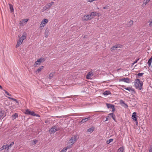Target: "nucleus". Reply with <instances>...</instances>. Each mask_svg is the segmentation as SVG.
Wrapping results in <instances>:
<instances>
[{
  "mask_svg": "<svg viewBox=\"0 0 152 152\" xmlns=\"http://www.w3.org/2000/svg\"><path fill=\"white\" fill-rule=\"evenodd\" d=\"M49 31V30L48 29H47L45 30V37L46 38L48 36V33Z\"/></svg>",
  "mask_w": 152,
  "mask_h": 152,
  "instance_id": "obj_24",
  "label": "nucleus"
},
{
  "mask_svg": "<svg viewBox=\"0 0 152 152\" xmlns=\"http://www.w3.org/2000/svg\"><path fill=\"white\" fill-rule=\"evenodd\" d=\"M107 7H107H107H106V6H105V7H103V9H107Z\"/></svg>",
  "mask_w": 152,
  "mask_h": 152,
  "instance_id": "obj_54",
  "label": "nucleus"
},
{
  "mask_svg": "<svg viewBox=\"0 0 152 152\" xmlns=\"http://www.w3.org/2000/svg\"><path fill=\"white\" fill-rule=\"evenodd\" d=\"M45 26V25L44 24V23H43V22H42V23L40 26V28H41L42 27H44Z\"/></svg>",
  "mask_w": 152,
  "mask_h": 152,
  "instance_id": "obj_40",
  "label": "nucleus"
},
{
  "mask_svg": "<svg viewBox=\"0 0 152 152\" xmlns=\"http://www.w3.org/2000/svg\"><path fill=\"white\" fill-rule=\"evenodd\" d=\"M8 98H9V99H11V100H14V98H12V97H8Z\"/></svg>",
  "mask_w": 152,
  "mask_h": 152,
  "instance_id": "obj_49",
  "label": "nucleus"
},
{
  "mask_svg": "<svg viewBox=\"0 0 152 152\" xmlns=\"http://www.w3.org/2000/svg\"><path fill=\"white\" fill-rule=\"evenodd\" d=\"M152 62V56L150 58V59H149V60L148 61V64L149 67L150 66Z\"/></svg>",
  "mask_w": 152,
  "mask_h": 152,
  "instance_id": "obj_23",
  "label": "nucleus"
},
{
  "mask_svg": "<svg viewBox=\"0 0 152 152\" xmlns=\"http://www.w3.org/2000/svg\"><path fill=\"white\" fill-rule=\"evenodd\" d=\"M89 118L88 117V118H85L83 119L80 122V123H81V124H82L84 123V122H86L88 120Z\"/></svg>",
  "mask_w": 152,
  "mask_h": 152,
  "instance_id": "obj_12",
  "label": "nucleus"
},
{
  "mask_svg": "<svg viewBox=\"0 0 152 152\" xmlns=\"http://www.w3.org/2000/svg\"><path fill=\"white\" fill-rule=\"evenodd\" d=\"M30 113H31V111H30L29 110L27 109L26 110L25 114H26L30 115Z\"/></svg>",
  "mask_w": 152,
  "mask_h": 152,
  "instance_id": "obj_29",
  "label": "nucleus"
},
{
  "mask_svg": "<svg viewBox=\"0 0 152 152\" xmlns=\"http://www.w3.org/2000/svg\"><path fill=\"white\" fill-rule=\"evenodd\" d=\"M67 97H68V98H70V96H66V97H64L63 98H67Z\"/></svg>",
  "mask_w": 152,
  "mask_h": 152,
  "instance_id": "obj_59",
  "label": "nucleus"
},
{
  "mask_svg": "<svg viewBox=\"0 0 152 152\" xmlns=\"http://www.w3.org/2000/svg\"><path fill=\"white\" fill-rule=\"evenodd\" d=\"M109 116H107V117H106V119L105 121H107L108 120V118H109Z\"/></svg>",
  "mask_w": 152,
  "mask_h": 152,
  "instance_id": "obj_50",
  "label": "nucleus"
},
{
  "mask_svg": "<svg viewBox=\"0 0 152 152\" xmlns=\"http://www.w3.org/2000/svg\"><path fill=\"white\" fill-rule=\"evenodd\" d=\"M98 13H97L96 12H91L90 15H91V16H97L98 15Z\"/></svg>",
  "mask_w": 152,
  "mask_h": 152,
  "instance_id": "obj_21",
  "label": "nucleus"
},
{
  "mask_svg": "<svg viewBox=\"0 0 152 152\" xmlns=\"http://www.w3.org/2000/svg\"><path fill=\"white\" fill-rule=\"evenodd\" d=\"M152 152V149H150L149 150V152Z\"/></svg>",
  "mask_w": 152,
  "mask_h": 152,
  "instance_id": "obj_57",
  "label": "nucleus"
},
{
  "mask_svg": "<svg viewBox=\"0 0 152 152\" xmlns=\"http://www.w3.org/2000/svg\"><path fill=\"white\" fill-rule=\"evenodd\" d=\"M120 81H124L125 82L129 83H130V79L128 78H125L120 79Z\"/></svg>",
  "mask_w": 152,
  "mask_h": 152,
  "instance_id": "obj_6",
  "label": "nucleus"
},
{
  "mask_svg": "<svg viewBox=\"0 0 152 152\" xmlns=\"http://www.w3.org/2000/svg\"><path fill=\"white\" fill-rule=\"evenodd\" d=\"M133 23V21L132 20H130L129 22L127 23V25L128 26H131Z\"/></svg>",
  "mask_w": 152,
  "mask_h": 152,
  "instance_id": "obj_25",
  "label": "nucleus"
},
{
  "mask_svg": "<svg viewBox=\"0 0 152 152\" xmlns=\"http://www.w3.org/2000/svg\"><path fill=\"white\" fill-rule=\"evenodd\" d=\"M14 144V142H12L10 145H8L9 148L10 147V146H12Z\"/></svg>",
  "mask_w": 152,
  "mask_h": 152,
  "instance_id": "obj_38",
  "label": "nucleus"
},
{
  "mask_svg": "<svg viewBox=\"0 0 152 152\" xmlns=\"http://www.w3.org/2000/svg\"><path fill=\"white\" fill-rule=\"evenodd\" d=\"M111 94L109 91H105L103 93V94L104 95H108Z\"/></svg>",
  "mask_w": 152,
  "mask_h": 152,
  "instance_id": "obj_26",
  "label": "nucleus"
},
{
  "mask_svg": "<svg viewBox=\"0 0 152 152\" xmlns=\"http://www.w3.org/2000/svg\"><path fill=\"white\" fill-rule=\"evenodd\" d=\"M39 64V63H38V62H37V61H36L35 63V64H34V65H39V64Z\"/></svg>",
  "mask_w": 152,
  "mask_h": 152,
  "instance_id": "obj_46",
  "label": "nucleus"
},
{
  "mask_svg": "<svg viewBox=\"0 0 152 152\" xmlns=\"http://www.w3.org/2000/svg\"><path fill=\"white\" fill-rule=\"evenodd\" d=\"M112 111L114 112L115 111V109L114 107V106H113V107H112Z\"/></svg>",
  "mask_w": 152,
  "mask_h": 152,
  "instance_id": "obj_44",
  "label": "nucleus"
},
{
  "mask_svg": "<svg viewBox=\"0 0 152 152\" xmlns=\"http://www.w3.org/2000/svg\"><path fill=\"white\" fill-rule=\"evenodd\" d=\"M48 20L47 19H45L43 20L42 21V22H43V23H44V24L45 25L48 22Z\"/></svg>",
  "mask_w": 152,
  "mask_h": 152,
  "instance_id": "obj_30",
  "label": "nucleus"
},
{
  "mask_svg": "<svg viewBox=\"0 0 152 152\" xmlns=\"http://www.w3.org/2000/svg\"><path fill=\"white\" fill-rule=\"evenodd\" d=\"M45 60L44 58L41 57L37 60V62H38L39 64H40L41 63L44 61Z\"/></svg>",
  "mask_w": 152,
  "mask_h": 152,
  "instance_id": "obj_10",
  "label": "nucleus"
},
{
  "mask_svg": "<svg viewBox=\"0 0 152 152\" xmlns=\"http://www.w3.org/2000/svg\"><path fill=\"white\" fill-rule=\"evenodd\" d=\"M142 85L143 83L140 79H137L135 80L134 86L136 88L141 90L142 88Z\"/></svg>",
  "mask_w": 152,
  "mask_h": 152,
  "instance_id": "obj_1",
  "label": "nucleus"
},
{
  "mask_svg": "<svg viewBox=\"0 0 152 152\" xmlns=\"http://www.w3.org/2000/svg\"><path fill=\"white\" fill-rule=\"evenodd\" d=\"M120 103L121 104H124L125 105V107L127 108L128 107V105L127 104H125L124 102L122 100H121L120 101Z\"/></svg>",
  "mask_w": 152,
  "mask_h": 152,
  "instance_id": "obj_22",
  "label": "nucleus"
},
{
  "mask_svg": "<svg viewBox=\"0 0 152 152\" xmlns=\"http://www.w3.org/2000/svg\"><path fill=\"white\" fill-rule=\"evenodd\" d=\"M4 91L5 92V94H7V95L9 96H11V94H10L8 92H7V91H6V90H4Z\"/></svg>",
  "mask_w": 152,
  "mask_h": 152,
  "instance_id": "obj_37",
  "label": "nucleus"
},
{
  "mask_svg": "<svg viewBox=\"0 0 152 152\" xmlns=\"http://www.w3.org/2000/svg\"><path fill=\"white\" fill-rule=\"evenodd\" d=\"M54 4V2H51L50 3L47 5L50 8L51 6H52Z\"/></svg>",
  "mask_w": 152,
  "mask_h": 152,
  "instance_id": "obj_31",
  "label": "nucleus"
},
{
  "mask_svg": "<svg viewBox=\"0 0 152 152\" xmlns=\"http://www.w3.org/2000/svg\"><path fill=\"white\" fill-rule=\"evenodd\" d=\"M34 114H35V113L34 111H31V113L30 114V115H31L34 116Z\"/></svg>",
  "mask_w": 152,
  "mask_h": 152,
  "instance_id": "obj_42",
  "label": "nucleus"
},
{
  "mask_svg": "<svg viewBox=\"0 0 152 152\" xmlns=\"http://www.w3.org/2000/svg\"><path fill=\"white\" fill-rule=\"evenodd\" d=\"M57 117L58 118H60L61 117H64L63 116H57Z\"/></svg>",
  "mask_w": 152,
  "mask_h": 152,
  "instance_id": "obj_53",
  "label": "nucleus"
},
{
  "mask_svg": "<svg viewBox=\"0 0 152 152\" xmlns=\"http://www.w3.org/2000/svg\"><path fill=\"white\" fill-rule=\"evenodd\" d=\"M125 89L126 90H128L129 91H130V90H132V91H134L133 89L131 88L130 87H127L126 88H125Z\"/></svg>",
  "mask_w": 152,
  "mask_h": 152,
  "instance_id": "obj_34",
  "label": "nucleus"
},
{
  "mask_svg": "<svg viewBox=\"0 0 152 152\" xmlns=\"http://www.w3.org/2000/svg\"><path fill=\"white\" fill-rule=\"evenodd\" d=\"M124 149V147L122 146L118 150V152H123Z\"/></svg>",
  "mask_w": 152,
  "mask_h": 152,
  "instance_id": "obj_20",
  "label": "nucleus"
},
{
  "mask_svg": "<svg viewBox=\"0 0 152 152\" xmlns=\"http://www.w3.org/2000/svg\"><path fill=\"white\" fill-rule=\"evenodd\" d=\"M123 87V88H124L125 89V88H126V87H125V86Z\"/></svg>",
  "mask_w": 152,
  "mask_h": 152,
  "instance_id": "obj_60",
  "label": "nucleus"
},
{
  "mask_svg": "<svg viewBox=\"0 0 152 152\" xmlns=\"http://www.w3.org/2000/svg\"><path fill=\"white\" fill-rule=\"evenodd\" d=\"M26 33H25L20 38L19 40L18 41L17 44L16 45V48H18L22 43L23 40L26 38Z\"/></svg>",
  "mask_w": 152,
  "mask_h": 152,
  "instance_id": "obj_2",
  "label": "nucleus"
},
{
  "mask_svg": "<svg viewBox=\"0 0 152 152\" xmlns=\"http://www.w3.org/2000/svg\"><path fill=\"white\" fill-rule=\"evenodd\" d=\"M37 141L38 140L36 139L32 141V142L34 143V144H36L37 142Z\"/></svg>",
  "mask_w": 152,
  "mask_h": 152,
  "instance_id": "obj_39",
  "label": "nucleus"
},
{
  "mask_svg": "<svg viewBox=\"0 0 152 152\" xmlns=\"http://www.w3.org/2000/svg\"><path fill=\"white\" fill-rule=\"evenodd\" d=\"M134 64V63H132V65H131V67H132Z\"/></svg>",
  "mask_w": 152,
  "mask_h": 152,
  "instance_id": "obj_58",
  "label": "nucleus"
},
{
  "mask_svg": "<svg viewBox=\"0 0 152 152\" xmlns=\"http://www.w3.org/2000/svg\"><path fill=\"white\" fill-rule=\"evenodd\" d=\"M150 1V0H144V2L145 3V4H146Z\"/></svg>",
  "mask_w": 152,
  "mask_h": 152,
  "instance_id": "obj_41",
  "label": "nucleus"
},
{
  "mask_svg": "<svg viewBox=\"0 0 152 152\" xmlns=\"http://www.w3.org/2000/svg\"><path fill=\"white\" fill-rule=\"evenodd\" d=\"M91 19V15H86L84 16L82 18V19L83 20L86 21L88 20H90Z\"/></svg>",
  "mask_w": 152,
  "mask_h": 152,
  "instance_id": "obj_5",
  "label": "nucleus"
},
{
  "mask_svg": "<svg viewBox=\"0 0 152 152\" xmlns=\"http://www.w3.org/2000/svg\"><path fill=\"white\" fill-rule=\"evenodd\" d=\"M149 26L150 27H152V19L151 20L149 24Z\"/></svg>",
  "mask_w": 152,
  "mask_h": 152,
  "instance_id": "obj_43",
  "label": "nucleus"
},
{
  "mask_svg": "<svg viewBox=\"0 0 152 152\" xmlns=\"http://www.w3.org/2000/svg\"><path fill=\"white\" fill-rule=\"evenodd\" d=\"M28 19H24L23 20L20 21V25L22 26L24 25L25 24H26L28 21Z\"/></svg>",
  "mask_w": 152,
  "mask_h": 152,
  "instance_id": "obj_8",
  "label": "nucleus"
},
{
  "mask_svg": "<svg viewBox=\"0 0 152 152\" xmlns=\"http://www.w3.org/2000/svg\"><path fill=\"white\" fill-rule=\"evenodd\" d=\"M136 112H134L133 113L132 115V119L135 121H137V118L136 117Z\"/></svg>",
  "mask_w": 152,
  "mask_h": 152,
  "instance_id": "obj_9",
  "label": "nucleus"
},
{
  "mask_svg": "<svg viewBox=\"0 0 152 152\" xmlns=\"http://www.w3.org/2000/svg\"><path fill=\"white\" fill-rule=\"evenodd\" d=\"M9 8L10 10V12H13L14 11V10L13 8V6L10 4H9Z\"/></svg>",
  "mask_w": 152,
  "mask_h": 152,
  "instance_id": "obj_14",
  "label": "nucleus"
},
{
  "mask_svg": "<svg viewBox=\"0 0 152 152\" xmlns=\"http://www.w3.org/2000/svg\"><path fill=\"white\" fill-rule=\"evenodd\" d=\"M121 45H119V44L115 45L113 46L111 48V50H115V49H116V48H121Z\"/></svg>",
  "mask_w": 152,
  "mask_h": 152,
  "instance_id": "obj_7",
  "label": "nucleus"
},
{
  "mask_svg": "<svg viewBox=\"0 0 152 152\" xmlns=\"http://www.w3.org/2000/svg\"><path fill=\"white\" fill-rule=\"evenodd\" d=\"M113 113H110V114H108V115H110L111 116L113 115Z\"/></svg>",
  "mask_w": 152,
  "mask_h": 152,
  "instance_id": "obj_51",
  "label": "nucleus"
},
{
  "mask_svg": "<svg viewBox=\"0 0 152 152\" xmlns=\"http://www.w3.org/2000/svg\"><path fill=\"white\" fill-rule=\"evenodd\" d=\"M144 74V73H139L137 74V75L138 76H142Z\"/></svg>",
  "mask_w": 152,
  "mask_h": 152,
  "instance_id": "obj_36",
  "label": "nucleus"
},
{
  "mask_svg": "<svg viewBox=\"0 0 152 152\" xmlns=\"http://www.w3.org/2000/svg\"><path fill=\"white\" fill-rule=\"evenodd\" d=\"M111 117L113 118V119L114 120V121H116V119H115V115L113 114L112 116Z\"/></svg>",
  "mask_w": 152,
  "mask_h": 152,
  "instance_id": "obj_35",
  "label": "nucleus"
},
{
  "mask_svg": "<svg viewBox=\"0 0 152 152\" xmlns=\"http://www.w3.org/2000/svg\"><path fill=\"white\" fill-rule=\"evenodd\" d=\"M50 7L46 4L44 7L42 9V12H44L47 10L49 9Z\"/></svg>",
  "mask_w": 152,
  "mask_h": 152,
  "instance_id": "obj_15",
  "label": "nucleus"
},
{
  "mask_svg": "<svg viewBox=\"0 0 152 152\" xmlns=\"http://www.w3.org/2000/svg\"><path fill=\"white\" fill-rule=\"evenodd\" d=\"M9 149V146L8 145H4L1 148H0V151H1L4 149Z\"/></svg>",
  "mask_w": 152,
  "mask_h": 152,
  "instance_id": "obj_11",
  "label": "nucleus"
},
{
  "mask_svg": "<svg viewBox=\"0 0 152 152\" xmlns=\"http://www.w3.org/2000/svg\"><path fill=\"white\" fill-rule=\"evenodd\" d=\"M60 130V129L59 128H57L56 126H54L52 127L50 129V133H54Z\"/></svg>",
  "mask_w": 152,
  "mask_h": 152,
  "instance_id": "obj_4",
  "label": "nucleus"
},
{
  "mask_svg": "<svg viewBox=\"0 0 152 152\" xmlns=\"http://www.w3.org/2000/svg\"><path fill=\"white\" fill-rule=\"evenodd\" d=\"M139 58H137V59L134 62V63L135 64L137 62L139 61Z\"/></svg>",
  "mask_w": 152,
  "mask_h": 152,
  "instance_id": "obj_45",
  "label": "nucleus"
},
{
  "mask_svg": "<svg viewBox=\"0 0 152 152\" xmlns=\"http://www.w3.org/2000/svg\"><path fill=\"white\" fill-rule=\"evenodd\" d=\"M135 121V123H136V124L137 125H138V122H137V121Z\"/></svg>",
  "mask_w": 152,
  "mask_h": 152,
  "instance_id": "obj_55",
  "label": "nucleus"
},
{
  "mask_svg": "<svg viewBox=\"0 0 152 152\" xmlns=\"http://www.w3.org/2000/svg\"><path fill=\"white\" fill-rule=\"evenodd\" d=\"M43 68L44 66H41L37 70V72L38 73L40 72Z\"/></svg>",
  "mask_w": 152,
  "mask_h": 152,
  "instance_id": "obj_27",
  "label": "nucleus"
},
{
  "mask_svg": "<svg viewBox=\"0 0 152 152\" xmlns=\"http://www.w3.org/2000/svg\"><path fill=\"white\" fill-rule=\"evenodd\" d=\"M34 116H38V117L40 116L38 114H35H35H34Z\"/></svg>",
  "mask_w": 152,
  "mask_h": 152,
  "instance_id": "obj_48",
  "label": "nucleus"
},
{
  "mask_svg": "<svg viewBox=\"0 0 152 152\" xmlns=\"http://www.w3.org/2000/svg\"><path fill=\"white\" fill-rule=\"evenodd\" d=\"M93 75V74L92 73V72H89L88 73L86 76V77L88 79H89L90 78V77Z\"/></svg>",
  "mask_w": 152,
  "mask_h": 152,
  "instance_id": "obj_13",
  "label": "nucleus"
},
{
  "mask_svg": "<svg viewBox=\"0 0 152 152\" xmlns=\"http://www.w3.org/2000/svg\"><path fill=\"white\" fill-rule=\"evenodd\" d=\"M55 75V72H53L49 74L48 78L49 79H51Z\"/></svg>",
  "mask_w": 152,
  "mask_h": 152,
  "instance_id": "obj_16",
  "label": "nucleus"
},
{
  "mask_svg": "<svg viewBox=\"0 0 152 152\" xmlns=\"http://www.w3.org/2000/svg\"><path fill=\"white\" fill-rule=\"evenodd\" d=\"M69 143L70 144H69V145H67L66 147L65 148V151H66L68 149L71 148L72 147L73 144H72V143Z\"/></svg>",
  "mask_w": 152,
  "mask_h": 152,
  "instance_id": "obj_18",
  "label": "nucleus"
},
{
  "mask_svg": "<svg viewBox=\"0 0 152 152\" xmlns=\"http://www.w3.org/2000/svg\"><path fill=\"white\" fill-rule=\"evenodd\" d=\"M77 136V135H75L72 136L69 140V143H72V144H73L76 141Z\"/></svg>",
  "mask_w": 152,
  "mask_h": 152,
  "instance_id": "obj_3",
  "label": "nucleus"
},
{
  "mask_svg": "<svg viewBox=\"0 0 152 152\" xmlns=\"http://www.w3.org/2000/svg\"><path fill=\"white\" fill-rule=\"evenodd\" d=\"M18 114L17 113H15L14 114L12 115V117L14 118V119L18 118Z\"/></svg>",
  "mask_w": 152,
  "mask_h": 152,
  "instance_id": "obj_28",
  "label": "nucleus"
},
{
  "mask_svg": "<svg viewBox=\"0 0 152 152\" xmlns=\"http://www.w3.org/2000/svg\"><path fill=\"white\" fill-rule=\"evenodd\" d=\"M0 88L1 89H3V88H2V87L0 85Z\"/></svg>",
  "mask_w": 152,
  "mask_h": 152,
  "instance_id": "obj_56",
  "label": "nucleus"
},
{
  "mask_svg": "<svg viewBox=\"0 0 152 152\" xmlns=\"http://www.w3.org/2000/svg\"><path fill=\"white\" fill-rule=\"evenodd\" d=\"M4 113L1 111L0 110V119L1 118L3 115Z\"/></svg>",
  "mask_w": 152,
  "mask_h": 152,
  "instance_id": "obj_33",
  "label": "nucleus"
},
{
  "mask_svg": "<svg viewBox=\"0 0 152 152\" xmlns=\"http://www.w3.org/2000/svg\"><path fill=\"white\" fill-rule=\"evenodd\" d=\"M94 128L93 127H92L89 129H88L87 130V132H89L92 133L94 131Z\"/></svg>",
  "mask_w": 152,
  "mask_h": 152,
  "instance_id": "obj_19",
  "label": "nucleus"
},
{
  "mask_svg": "<svg viewBox=\"0 0 152 152\" xmlns=\"http://www.w3.org/2000/svg\"><path fill=\"white\" fill-rule=\"evenodd\" d=\"M113 139H109V140H108L107 141V144H109L110 143V142H112L113 141Z\"/></svg>",
  "mask_w": 152,
  "mask_h": 152,
  "instance_id": "obj_32",
  "label": "nucleus"
},
{
  "mask_svg": "<svg viewBox=\"0 0 152 152\" xmlns=\"http://www.w3.org/2000/svg\"><path fill=\"white\" fill-rule=\"evenodd\" d=\"M106 105H107V107L108 108H112L114 106V105L113 104L109 103H106Z\"/></svg>",
  "mask_w": 152,
  "mask_h": 152,
  "instance_id": "obj_17",
  "label": "nucleus"
},
{
  "mask_svg": "<svg viewBox=\"0 0 152 152\" xmlns=\"http://www.w3.org/2000/svg\"><path fill=\"white\" fill-rule=\"evenodd\" d=\"M66 151L65 150V148L62 150V152H65Z\"/></svg>",
  "mask_w": 152,
  "mask_h": 152,
  "instance_id": "obj_52",
  "label": "nucleus"
},
{
  "mask_svg": "<svg viewBox=\"0 0 152 152\" xmlns=\"http://www.w3.org/2000/svg\"><path fill=\"white\" fill-rule=\"evenodd\" d=\"M13 101H15L17 103H18V102L17 100L16 99H14Z\"/></svg>",
  "mask_w": 152,
  "mask_h": 152,
  "instance_id": "obj_47",
  "label": "nucleus"
}]
</instances>
